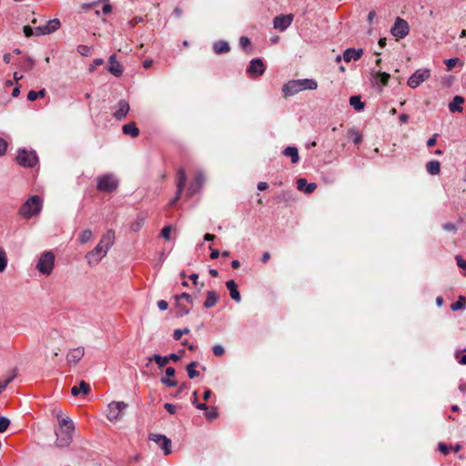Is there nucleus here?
Returning <instances> with one entry per match:
<instances>
[{"label": "nucleus", "mask_w": 466, "mask_h": 466, "mask_svg": "<svg viewBox=\"0 0 466 466\" xmlns=\"http://www.w3.org/2000/svg\"><path fill=\"white\" fill-rule=\"evenodd\" d=\"M456 359L460 364L466 365V354L460 356V352H457Z\"/></svg>", "instance_id": "62"}, {"label": "nucleus", "mask_w": 466, "mask_h": 466, "mask_svg": "<svg viewBox=\"0 0 466 466\" xmlns=\"http://www.w3.org/2000/svg\"><path fill=\"white\" fill-rule=\"evenodd\" d=\"M204 180V176L201 173H198L195 176L194 180L187 188L188 197L195 195L201 188Z\"/></svg>", "instance_id": "19"}, {"label": "nucleus", "mask_w": 466, "mask_h": 466, "mask_svg": "<svg viewBox=\"0 0 466 466\" xmlns=\"http://www.w3.org/2000/svg\"><path fill=\"white\" fill-rule=\"evenodd\" d=\"M10 424V420L5 417H0V432H5Z\"/></svg>", "instance_id": "48"}, {"label": "nucleus", "mask_w": 466, "mask_h": 466, "mask_svg": "<svg viewBox=\"0 0 466 466\" xmlns=\"http://www.w3.org/2000/svg\"><path fill=\"white\" fill-rule=\"evenodd\" d=\"M55 256L51 251L44 252L38 259L36 268L44 275H49L54 268Z\"/></svg>", "instance_id": "7"}, {"label": "nucleus", "mask_w": 466, "mask_h": 466, "mask_svg": "<svg viewBox=\"0 0 466 466\" xmlns=\"http://www.w3.org/2000/svg\"><path fill=\"white\" fill-rule=\"evenodd\" d=\"M43 208V199L41 197L35 195L31 196L20 207L19 215L25 219H30L34 216L38 215Z\"/></svg>", "instance_id": "3"}, {"label": "nucleus", "mask_w": 466, "mask_h": 466, "mask_svg": "<svg viewBox=\"0 0 466 466\" xmlns=\"http://www.w3.org/2000/svg\"><path fill=\"white\" fill-rule=\"evenodd\" d=\"M149 440L156 442L164 451L165 455L171 453V441L162 434H150Z\"/></svg>", "instance_id": "14"}, {"label": "nucleus", "mask_w": 466, "mask_h": 466, "mask_svg": "<svg viewBox=\"0 0 466 466\" xmlns=\"http://www.w3.org/2000/svg\"><path fill=\"white\" fill-rule=\"evenodd\" d=\"M46 32L47 35L52 34L59 29L61 26L60 20L58 18H54L49 21L44 25Z\"/></svg>", "instance_id": "32"}, {"label": "nucleus", "mask_w": 466, "mask_h": 466, "mask_svg": "<svg viewBox=\"0 0 466 466\" xmlns=\"http://www.w3.org/2000/svg\"><path fill=\"white\" fill-rule=\"evenodd\" d=\"M187 181V175L184 168H179L177 172V192L174 198L169 202V206H174L181 198Z\"/></svg>", "instance_id": "11"}, {"label": "nucleus", "mask_w": 466, "mask_h": 466, "mask_svg": "<svg viewBox=\"0 0 466 466\" xmlns=\"http://www.w3.org/2000/svg\"><path fill=\"white\" fill-rule=\"evenodd\" d=\"M460 62L459 58H449L445 60V65L447 66V70L451 71L458 63Z\"/></svg>", "instance_id": "47"}, {"label": "nucleus", "mask_w": 466, "mask_h": 466, "mask_svg": "<svg viewBox=\"0 0 466 466\" xmlns=\"http://www.w3.org/2000/svg\"><path fill=\"white\" fill-rule=\"evenodd\" d=\"M464 103V98L461 96H455L453 100L449 104V109L451 112H462L463 107L462 104Z\"/></svg>", "instance_id": "26"}, {"label": "nucleus", "mask_w": 466, "mask_h": 466, "mask_svg": "<svg viewBox=\"0 0 466 466\" xmlns=\"http://www.w3.org/2000/svg\"><path fill=\"white\" fill-rule=\"evenodd\" d=\"M117 187L118 180L113 174H105L96 178V189L100 192L112 193Z\"/></svg>", "instance_id": "5"}, {"label": "nucleus", "mask_w": 466, "mask_h": 466, "mask_svg": "<svg viewBox=\"0 0 466 466\" xmlns=\"http://www.w3.org/2000/svg\"><path fill=\"white\" fill-rule=\"evenodd\" d=\"M166 410L170 414H175L177 412V406L171 403H166L164 405Z\"/></svg>", "instance_id": "55"}, {"label": "nucleus", "mask_w": 466, "mask_h": 466, "mask_svg": "<svg viewBox=\"0 0 466 466\" xmlns=\"http://www.w3.org/2000/svg\"><path fill=\"white\" fill-rule=\"evenodd\" d=\"M143 224H144V218H139L130 225V229L132 231H138L142 228Z\"/></svg>", "instance_id": "45"}, {"label": "nucleus", "mask_w": 466, "mask_h": 466, "mask_svg": "<svg viewBox=\"0 0 466 466\" xmlns=\"http://www.w3.org/2000/svg\"><path fill=\"white\" fill-rule=\"evenodd\" d=\"M297 187L300 191L310 194L316 189L317 185L315 183H308L305 178H299L297 180Z\"/></svg>", "instance_id": "24"}, {"label": "nucleus", "mask_w": 466, "mask_h": 466, "mask_svg": "<svg viewBox=\"0 0 466 466\" xmlns=\"http://www.w3.org/2000/svg\"><path fill=\"white\" fill-rule=\"evenodd\" d=\"M466 308V298L460 296L458 300L451 305V309L456 311Z\"/></svg>", "instance_id": "38"}, {"label": "nucleus", "mask_w": 466, "mask_h": 466, "mask_svg": "<svg viewBox=\"0 0 466 466\" xmlns=\"http://www.w3.org/2000/svg\"><path fill=\"white\" fill-rule=\"evenodd\" d=\"M104 64V60L102 58H96L93 61V64L89 67L90 72H94L96 68Z\"/></svg>", "instance_id": "51"}, {"label": "nucleus", "mask_w": 466, "mask_h": 466, "mask_svg": "<svg viewBox=\"0 0 466 466\" xmlns=\"http://www.w3.org/2000/svg\"><path fill=\"white\" fill-rule=\"evenodd\" d=\"M127 407L124 401H112L108 404L107 419L116 421L122 417V411Z\"/></svg>", "instance_id": "9"}, {"label": "nucleus", "mask_w": 466, "mask_h": 466, "mask_svg": "<svg viewBox=\"0 0 466 466\" xmlns=\"http://www.w3.org/2000/svg\"><path fill=\"white\" fill-rule=\"evenodd\" d=\"M84 355H85L84 347H77V348L72 349L66 354V361L70 365L71 364L76 365L82 360Z\"/></svg>", "instance_id": "16"}, {"label": "nucleus", "mask_w": 466, "mask_h": 466, "mask_svg": "<svg viewBox=\"0 0 466 466\" xmlns=\"http://www.w3.org/2000/svg\"><path fill=\"white\" fill-rule=\"evenodd\" d=\"M455 259L459 268L466 269V260L461 255H456Z\"/></svg>", "instance_id": "54"}, {"label": "nucleus", "mask_w": 466, "mask_h": 466, "mask_svg": "<svg viewBox=\"0 0 466 466\" xmlns=\"http://www.w3.org/2000/svg\"><path fill=\"white\" fill-rule=\"evenodd\" d=\"M239 45L242 48H246L250 46V40L247 36H241L239 39Z\"/></svg>", "instance_id": "57"}, {"label": "nucleus", "mask_w": 466, "mask_h": 466, "mask_svg": "<svg viewBox=\"0 0 466 466\" xmlns=\"http://www.w3.org/2000/svg\"><path fill=\"white\" fill-rule=\"evenodd\" d=\"M90 391V386L84 380H81L78 386H74L71 389V393L73 396H77L80 393L83 395H86Z\"/></svg>", "instance_id": "27"}, {"label": "nucleus", "mask_w": 466, "mask_h": 466, "mask_svg": "<svg viewBox=\"0 0 466 466\" xmlns=\"http://www.w3.org/2000/svg\"><path fill=\"white\" fill-rule=\"evenodd\" d=\"M38 97H37V95H36V91H34V90H31L28 92L27 94V99L29 101H35L36 100Z\"/></svg>", "instance_id": "63"}, {"label": "nucleus", "mask_w": 466, "mask_h": 466, "mask_svg": "<svg viewBox=\"0 0 466 466\" xmlns=\"http://www.w3.org/2000/svg\"><path fill=\"white\" fill-rule=\"evenodd\" d=\"M318 87V82L315 79H298L289 80L282 86V93L285 97L294 96L303 90H315Z\"/></svg>", "instance_id": "2"}, {"label": "nucleus", "mask_w": 466, "mask_h": 466, "mask_svg": "<svg viewBox=\"0 0 466 466\" xmlns=\"http://www.w3.org/2000/svg\"><path fill=\"white\" fill-rule=\"evenodd\" d=\"M390 31L395 37L402 39L409 34L410 26L407 21L398 17Z\"/></svg>", "instance_id": "12"}, {"label": "nucleus", "mask_w": 466, "mask_h": 466, "mask_svg": "<svg viewBox=\"0 0 466 466\" xmlns=\"http://www.w3.org/2000/svg\"><path fill=\"white\" fill-rule=\"evenodd\" d=\"M198 366V362L192 361L187 366V375L190 379H194L199 375V372L197 370V367Z\"/></svg>", "instance_id": "37"}, {"label": "nucleus", "mask_w": 466, "mask_h": 466, "mask_svg": "<svg viewBox=\"0 0 466 466\" xmlns=\"http://www.w3.org/2000/svg\"><path fill=\"white\" fill-rule=\"evenodd\" d=\"M226 287L229 291V295L231 299L237 302L241 300V296L238 289V285L234 280H228L226 282Z\"/></svg>", "instance_id": "23"}, {"label": "nucleus", "mask_w": 466, "mask_h": 466, "mask_svg": "<svg viewBox=\"0 0 466 466\" xmlns=\"http://www.w3.org/2000/svg\"><path fill=\"white\" fill-rule=\"evenodd\" d=\"M218 300V293L214 290H208L207 292V298L204 302V307L206 309H210L217 304Z\"/></svg>", "instance_id": "28"}, {"label": "nucleus", "mask_w": 466, "mask_h": 466, "mask_svg": "<svg viewBox=\"0 0 466 466\" xmlns=\"http://www.w3.org/2000/svg\"><path fill=\"white\" fill-rule=\"evenodd\" d=\"M148 361H155L159 368L165 367L169 362L167 356H160L158 354H154L153 356L149 357Z\"/></svg>", "instance_id": "36"}, {"label": "nucleus", "mask_w": 466, "mask_h": 466, "mask_svg": "<svg viewBox=\"0 0 466 466\" xmlns=\"http://www.w3.org/2000/svg\"><path fill=\"white\" fill-rule=\"evenodd\" d=\"M174 299L176 301V315L177 317L187 315L193 306L192 297L188 293L183 292L174 296Z\"/></svg>", "instance_id": "4"}, {"label": "nucleus", "mask_w": 466, "mask_h": 466, "mask_svg": "<svg viewBox=\"0 0 466 466\" xmlns=\"http://www.w3.org/2000/svg\"><path fill=\"white\" fill-rule=\"evenodd\" d=\"M347 137L352 139L355 145H360L362 142V135L357 128L349 129Z\"/></svg>", "instance_id": "34"}, {"label": "nucleus", "mask_w": 466, "mask_h": 466, "mask_svg": "<svg viewBox=\"0 0 466 466\" xmlns=\"http://www.w3.org/2000/svg\"><path fill=\"white\" fill-rule=\"evenodd\" d=\"M92 231L90 229L83 230L79 235V241L81 244L87 243L92 238Z\"/></svg>", "instance_id": "42"}, {"label": "nucleus", "mask_w": 466, "mask_h": 466, "mask_svg": "<svg viewBox=\"0 0 466 466\" xmlns=\"http://www.w3.org/2000/svg\"><path fill=\"white\" fill-rule=\"evenodd\" d=\"M363 55V50L361 48H348L343 53V59L345 62L349 63L350 61L359 60Z\"/></svg>", "instance_id": "20"}, {"label": "nucleus", "mask_w": 466, "mask_h": 466, "mask_svg": "<svg viewBox=\"0 0 466 466\" xmlns=\"http://www.w3.org/2000/svg\"><path fill=\"white\" fill-rule=\"evenodd\" d=\"M16 162L23 167L31 168L37 164L38 157L35 151L20 148L17 151Z\"/></svg>", "instance_id": "6"}, {"label": "nucleus", "mask_w": 466, "mask_h": 466, "mask_svg": "<svg viewBox=\"0 0 466 466\" xmlns=\"http://www.w3.org/2000/svg\"><path fill=\"white\" fill-rule=\"evenodd\" d=\"M23 31L26 37H30V36L34 35V28H32L29 25H25L23 27Z\"/></svg>", "instance_id": "58"}, {"label": "nucleus", "mask_w": 466, "mask_h": 466, "mask_svg": "<svg viewBox=\"0 0 466 466\" xmlns=\"http://www.w3.org/2000/svg\"><path fill=\"white\" fill-rule=\"evenodd\" d=\"M213 50L217 55H221L228 53L230 50V46L228 42L220 40L213 44Z\"/></svg>", "instance_id": "29"}, {"label": "nucleus", "mask_w": 466, "mask_h": 466, "mask_svg": "<svg viewBox=\"0 0 466 466\" xmlns=\"http://www.w3.org/2000/svg\"><path fill=\"white\" fill-rule=\"evenodd\" d=\"M15 377H16V372H15V370H13L11 375H9L3 381H0V393L8 386L9 383H11L14 380V379Z\"/></svg>", "instance_id": "41"}, {"label": "nucleus", "mask_w": 466, "mask_h": 466, "mask_svg": "<svg viewBox=\"0 0 466 466\" xmlns=\"http://www.w3.org/2000/svg\"><path fill=\"white\" fill-rule=\"evenodd\" d=\"M265 65L260 58L252 59L247 68V73L252 78H257L264 74Z\"/></svg>", "instance_id": "13"}, {"label": "nucleus", "mask_w": 466, "mask_h": 466, "mask_svg": "<svg viewBox=\"0 0 466 466\" xmlns=\"http://www.w3.org/2000/svg\"><path fill=\"white\" fill-rule=\"evenodd\" d=\"M176 374V370L173 367H167L166 369V376L167 378H162L161 382L167 386V387H175L177 385V381L174 379H170L171 377H174Z\"/></svg>", "instance_id": "25"}, {"label": "nucleus", "mask_w": 466, "mask_h": 466, "mask_svg": "<svg viewBox=\"0 0 466 466\" xmlns=\"http://www.w3.org/2000/svg\"><path fill=\"white\" fill-rule=\"evenodd\" d=\"M157 307L160 310H166L168 308V303L166 300H158Z\"/></svg>", "instance_id": "60"}, {"label": "nucleus", "mask_w": 466, "mask_h": 466, "mask_svg": "<svg viewBox=\"0 0 466 466\" xmlns=\"http://www.w3.org/2000/svg\"><path fill=\"white\" fill-rule=\"evenodd\" d=\"M293 19L294 15L292 14L278 15L273 20L274 28L284 31L291 25Z\"/></svg>", "instance_id": "15"}, {"label": "nucleus", "mask_w": 466, "mask_h": 466, "mask_svg": "<svg viewBox=\"0 0 466 466\" xmlns=\"http://www.w3.org/2000/svg\"><path fill=\"white\" fill-rule=\"evenodd\" d=\"M198 410H206L205 417L208 420H213L218 418V412L216 407H211L210 409L205 403H199L196 405Z\"/></svg>", "instance_id": "21"}, {"label": "nucleus", "mask_w": 466, "mask_h": 466, "mask_svg": "<svg viewBox=\"0 0 466 466\" xmlns=\"http://www.w3.org/2000/svg\"><path fill=\"white\" fill-rule=\"evenodd\" d=\"M167 358H168V361H170V360L178 361L180 360V356H178V354H177V353H171V354L167 355Z\"/></svg>", "instance_id": "64"}, {"label": "nucleus", "mask_w": 466, "mask_h": 466, "mask_svg": "<svg viewBox=\"0 0 466 466\" xmlns=\"http://www.w3.org/2000/svg\"><path fill=\"white\" fill-rule=\"evenodd\" d=\"M8 144L7 142L0 137V157L4 156L7 150Z\"/></svg>", "instance_id": "53"}, {"label": "nucleus", "mask_w": 466, "mask_h": 466, "mask_svg": "<svg viewBox=\"0 0 466 466\" xmlns=\"http://www.w3.org/2000/svg\"><path fill=\"white\" fill-rule=\"evenodd\" d=\"M439 450L445 455H447L450 452V447L443 442L439 443Z\"/></svg>", "instance_id": "59"}, {"label": "nucleus", "mask_w": 466, "mask_h": 466, "mask_svg": "<svg viewBox=\"0 0 466 466\" xmlns=\"http://www.w3.org/2000/svg\"><path fill=\"white\" fill-rule=\"evenodd\" d=\"M44 35H47L44 25L37 26L34 29V35L39 36Z\"/></svg>", "instance_id": "56"}, {"label": "nucleus", "mask_w": 466, "mask_h": 466, "mask_svg": "<svg viewBox=\"0 0 466 466\" xmlns=\"http://www.w3.org/2000/svg\"><path fill=\"white\" fill-rule=\"evenodd\" d=\"M170 233H171V226H166L161 230V237L164 238L166 240H169Z\"/></svg>", "instance_id": "49"}, {"label": "nucleus", "mask_w": 466, "mask_h": 466, "mask_svg": "<svg viewBox=\"0 0 466 466\" xmlns=\"http://www.w3.org/2000/svg\"><path fill=\"white\" fill-rule=\"evenodd\" d=\"M107 249L103 248L101 244H97L94 249L86 253V259L89 265H96L106 255Z\"/></svg>", "instance_id": "10"}, {"label": "nucleus", "mask_w": 466, "mask_h": 466, "mask_svg": "<svg viewBox=\"0 0 466 466\" xmlns=\"http://www.w3.org/2000/svg\"><path fill=\"white\" fill-rule=\"evenodd\" d=\"M114 240H115V232H114V230L109 229L102 236L98 244H101V246H103V248H105L106 249L108 250L113 246Z\"/></svg>", "instance_id": "22"}, {"label": "nucleus", "mask_w": 466, "mask_h": 466, "mask_svg": "<svg viewBox=\"0 0 466 466\" xmlns=\"http://www.w3.org/2000/svg\"><path fill=\"white\" fill-rule=\"evenodd\" d=\"M129 104L126 100H120L117 103V108L113 113V116L117 120H123L129 112Z\"/></svg>", "instance_id": "18"}, {"label": "nucleus", "mask_w": 466, "mask_h": 466, "mask_svg": "<svg viewBox=\"0 0 466 466\" xmlns=\"http://www.w3.org/2000/svg\"><path fill=\"white\" fill-rule=\"evenodd\" d=\"M431 76V70L428 68H420L416 70L409 78L408 86L410 88L418 87L422 82L429 79Z\"/></svg>", "instance_id": "8"}, {"label": "nucleus", "mask_w": 466, "mask_h": 466, "mask_svg": "<svg viewBox=\"0 0 466 466\" xmlns=\"http://www.w3.org/2000/svg\"><path fill=\"white\" fill-rule=\"evenodd\" d=\"M7 266L6 253L4 248H0V272H3Z\"/></svg>", "instance_id": "43"}, {"label": "nucleus", "mask_w": 466, "mask_h": 466, "mask_svg": "<svg viewBox=\"0 0 466 466\" xmlns=\"http://www.w3.org/2000/svg\"><path fill=\"white\" fill-rule=\"evenodd\" d=\"M76 50L81 56H88L90 55L91 47L86 45H79Z\"/></svg>", "instance_id": "44"}, {"label": "nucleus", "mask_w": 466, "mask_h": 466, "mask_svg": "<svg viewBox=\"0 0 466 466\" xmlns=\"http://www.w3.org/2000/svg\"><path fill=\"white\" fill-rule=\"evenodd\" d=\"M59 421V430L56 431V445L60 448L67 447L72 441L74 423L69 418H63L62 411L54 410Z\"/></svg>", "instance_id": "1"}, {"label": "nucleus", "mask_w": 466, "mask_h": 466, "mask_svg": "<svg viewBox=\"0 0 466 466\" xmlns=\"http://www.w3.org/2000/svg\"><path fill=\"white\" fill-rule=\"evenodd\" d=\"M426 170L429 174L434 176L441 172V163L438 160H431L426 164Z\"/></svg>", "instance_id": "33"}, {"label": "nucleus", "mask_w": 466, "mask_h": 466, "mask_svg": "<svg viewBox=\"0 0 466 466\" xmlns=\"http://www.w3.org/2000/svg\"><path fill=\"white\" fill-rule=\"evenodd\" d=\"M34 66L35 61L30 56L25 57V60L20 64V68L25 72L32 70Z\"/></svg>", "instance_id": "39"}, {"label": "nucleus", "mask_w": 466, "mask_h": 466, "mask_svg": "<svg viewBox=\"0 0 466 466\" xmlns=\"http://www.w3.org/2000/svg\"><path fill=\"white\" fill-rule=\"evenodd\" d=\"M212 351L217 357H221L225 353L224 348L221 345H215L212 349Z\"/></svg>", "instance_id": "50"}, {"label": "nucleus", "mask_w": 466, "mask_h": 466, "mask_svg": "<svg viewBox=\"0 0 466 466\" xmlns=\"http://www.w3.org/2000/svg\"><path fill=\"white\" fill-rule=\"evenodd\" d=\"M390 78V74L386 72L376 73V80L379 81L382 86H387Z\"/></svg>", "instance_id": "40"}, {"label": "nucleus", "mask_w": 466, "mask_h": 466, "mask_svg": "<svg viewBox=\"0 0 466 466\" xmlns=\"http://www.w3.org/2000/svg\"><path fill=\"white\" fill-rule=\"evenodd\" d=\"M350 105L356 110L361 111L365 107V104L361 101L360 96H352L350 97Z\"/></svg>", "instance_id": "35"}, {"label": "nucleus", "mask_w": 466, "mask_h": 466, "mask_svg": "<svg viewBox=\"0 0 466 466\" xmlns=\"http://www.w3.org/2000/svg\"><path fill=\"white\" fill-rule=\"evenodd\" d=\"M283 155L291 158V162L296 164L299 160V150L296 147H287L283 150Z\"/></svg>", "instance_id": "30"}, {"label": "nucleus", "mask_w": 466, "mask_h": 466, "mask_svg": "<svg viewBox=\"0 0 466 466\" xmlns=\"http://www.w3.org/2000/svg\"><path fill=\"white\" fill-rule=\"evenodd\" d=\"M189 333V329L186 328L184 329H175L173 333V339L175 340H179L181 337L185 334Z\"/></svg>", "instance_id": "46"}, {"label": "nucleus", "mask_w": 466, "mask_h": 466, "mask_svg": "<svg viewBox=\"0 0 466 466\" xmlns=\"http://www.w3.org/2000/svg\"><path fill=\"white\" fill-rule=\"evenodd\" d=\"M122 131L125 135L130 136L131 137H137L139 135V129L136 127L135 123H128L124 125Z\"/></svg>", "instance_id": "31"}, {"label": "nucleus", "mask_w": 466, "mask_h": 466, "mask_svg": "<svg viewBox=\"0 0 466 466\" xmlns=\"http://www.w3.org/2000/svg\"><path fill=\"white\" fill-rule=\"evenodd\" d=\"M437 137H438V134H434L431 138L428 139V141H427L428 147H431L435 146Z\"/></svg>", "instance_id": "61"}, {"label": "nucleus", "mask_w": 466, "mask_h": 466, "mask_svg": "<svg viewBox=\"0 0 466 466\" xmlns=\"http://www.w3.org/2000/svg\"><path fill=\"white\" fill-rule=\"evenodd\" d=\"M109 66L107 67V70L114 75L115 76L118 77L123 74V66L121 64L116 60V54H113L109 56L108 59Z\"/></svg>", "instance_id": "17"}, {"label": "nucleus", "mask_w": 466, "mask_h": 466, "mask_svg": "<svg viewBox=\"0 0 466 466\" xmlns=\"http://www.w3.org/2000/svg\"><path fill=\"white\" fill-rule=\"evenodd\" d=\"M442 228L444 230H447V231H451V232H456L457 231V227L455 224L451 223V222H447V223H444L442 225Z\"/></svg>", "instance_id": "52"}]
</instances>
